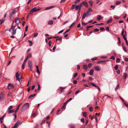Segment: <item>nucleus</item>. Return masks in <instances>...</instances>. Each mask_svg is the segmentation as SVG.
I'll return each mask as SVG.
<instances>
[{
    "label": "nucleus",
    "mask_w": 128,
    "mask_h": 128,
    "mask_svg": "<svg viewBox=\"0 0 128 128\" xmlns=\"http://www.w3.org/2000/svg\"><path fill=\"white\" fill-rule=\"evenodd\" d=\"M29 106V104L27 103L24 104L22 106V111H24L28 108Z\"/></svg>",
    "instance_id": "obj_1"
},
{
    "label": "nucleus",
    "mask_w": 128,
    "mask_h": 128,
    "mask_svg": "<svg viewBox=\"0 0 128 128\" xmlns=\"http://www.w3.org/2000/svg\"><path fill=\"white\" fill-rule=\"evenodd\" d=\"M92 11V9L90 8H89L87 12L83 14L82 17V18L83 19H84L86 17V15L87 13Z\"/></svg>",
    "instance_id": "obj_2"
},
{
    "label": "nucleus",
    "mask_w": 128,
    "mask_h": 128,
    "mask_svg": "<svg viewBox=\"0 0 128 128\" xmlns=\"http://www.w3.org/2000/svg\"><path fill=\"white\" fill-rule=\"evenodd\" d=\"M22 122H21V121L18 120L16 122L14 126L12 128H17L18 126V125H20Z\"/></svg>",
    "instance_id": "obj_3"
},
{
    "label": "nucleus",
    "mask_w": 128,
    "mask_h": 128,
    "mask_svg": "<svg viewBox=\"0 0 128 128\" xmlns=\"http://www.w3.org/2000/svg\"><path fill=\"white\" fill-rule=\"evenodd\" d=\"M40 10V9L38 8H36V7H34L31 10L30 12H29V14H32V12H34L38 11Z\"/></svg>",
    "instance_id": "obj_4"
},
{
    "label": "nucleus",
    "mask_w": 128,
    "mask_h": 128,
    "mask_svg": "<svg viewBox=\"0 0 128 128\" xmlns=\"http://www.w3.org/2000/svg\"><path fill=\"white\" fill-rule=\"evenodd\" d=\"M14 88V86L12 84L9 83L8 84V89H11L13 88Z\"/></svg>",
    "instance_id": "obj_5"
},
{
    "label": "nucleus",
    "mask_w": 128,
    "mask_h": 128,
    "mask_svg": "<svg viewBox=\"0 0 128 128\" xmlns=\"http://www.w3.org/2000/svg\"><path fill=\"white\" fill-rule=\"evenodd\" d=\"M15 22L16 24H18L20 23V21L19 18H16L15 19Z\"/></svg>",
    "instance_id": "obj_6"
},
{
    "label": "nucleus",
    "mask_w": 128,
    "mask_h": 128,
    "mask_svg": "<svg viewBox=\"0 0 128 128\" xmlns=\"http://www.w3.org/2000/svg\"><path fill=\"white\" fill-rule=\"evenodd\" d=\"M4 96V93L2 92L0 93V101L3 99Z\"/></svg>",
    "instance_id": "obj_7"
},
{
    "label": "nucleus",
    "mask_w": 128,
    "mask_h": 128,
    "mask_svg": "<svg viewBox=\"0 0 128 128\" xmlns=\"http://www.w3.org/2000/svg\"><path fill=\"white\" fill-rule=\"evenodd\" d=\"M28 66L29 68H30L31 69V70H32V62L30 61L28 63Z\"/></svg>",
    "instance_id": "obj_8"
},
{
    "label": "nucleus",
    "mask_w": 128,
    "mask_h": 128,
    "mask_svg": "<svg viewBox=\"0 0 128 128\" xmlns=\"http://www.w3.org/2000/svg\"><path fill=\"white\" fill-rule=\"evenodd\" d=\"M17 29V28H16L14 30L13 29V28H12V33L13 35H15L16 34Z\"/></svg>",
    "instance_id": "obj_9"
},
{
    "label": "nucleus",
    "mask_w": 128,
    "mask_h": 128,
    "mask_svg": "<svg viewBox=\"0 0 128 128\" xmlns=\"http://www.w3.org/2000/svg\"><path fill=\"white\" fill-rule=\"evenodd\" d=\"M125 34L123 36V38L125 40H127L126 39V30L125 31Z\"/></svg>",
    "instance_id": "obj_10"
},
{
    "label": "nucleus",
    "mask_w": 128,
    "mask_h": 128,
    "mask_svg": "<svg viewBox=\"0 0 128 128\" xmlns=\"http://www.w3.org/2000/svg\"><path fill=\"white\" fill-rule=\"evenodd\" d=\"M94 70L93 69H91L89 72L90 75V76H92L93 74Z\"/></svg>",
    "instance_id": "obj_11"
},
{
    "label": "nucleus",
    "mask_w": 128,
    "mask_h": 128,
    "mask_svg": "<svg viewBox=\"0 0 128 128\" xmlns=\"http://www.w3.org/2000/svg\"><path fill=\"white\" fill-rule=\"evenodd\" d=\"M31 57H32V54H30V55H28L26 57V58H25L24 60H25L26 59H26V61L25 62V63H26V62L27 61V60H28V58H30Z\"/></svg>",
    "instance_id": "obj_12"
},
{
    "label": "nucleus",
    "mask_w": 128,
    "mask_h": 128,
    "mask_svg": "<svg viewBox=\"0 0 128 128\" xmlns=\"http://www.w3.org/2000/svg\"><path fill=\"white\" fill-rule=\"evenodd\" d=\"M98 63H100L102 64H104L106 63L105 61H100L98 62Z\"/></svg>",
    "instance_id": "obj_13"
},
{
    "label": "nucleus",
    "mask_w": 128,
    "mask_h": 128,
    "mask_svg": "<svg viewBox=\"0 0 128 128\" xmlns=\"http://www.w3.org/2000/svg\"><path fill=\"white\" fill-rule=\"evenodd\" d=\"M83 4H84V5L86 7H87L88 6V4L86 1H85L82 2Z\"/></svg>",
    "instance_id": "obj_14"
},
{
    "label": "nucleus",
    "mask_w": 128,
    "mask_h": 128,
    "mask_svg": "<svg viewBox=\"0 0 128 128\" xmlns=\"http://www.w3.org/2000/svg\"><path fill=\"white\" fill-rule=\"evenodd\" d=\"M88 68L86 64L84 65L83 66V68L84 70H87Z\"/></svg>",
    "instance_id": "obj_15"
},
{
    "label": "nucleus",
    "mask_w": 128,
    "mask_h": 128,
    "mask_svg": "<svg viewBox=\"0 0 128 128\" xmlns=\"http://www.w3.org/2000/svg\"><path fill=\"white\" fill-rule=\"evenodd\" d=\"M54 7V6H51L49 7H48L46 8L45 9V10H47L49 9H50L51 8H53Z\"/></svg>",
    "instance_id": "obj_16"
},
{
    "label": "nucleus",
    "mask_w": 128,
    "mask_h": 128,
    "mask_svg": "<svg viewBox=\"0 0 128 128\" xmlns=\"http://www.w3.org/2000/svg\"><path fill=\"white\" fill-rule=\"evenodd\" d=\"M26 59H26L25 60H24V61L23 62V63L22 64V68L23 69H24V66L26 64V63H25V62L26 61Z\"/></svg>",
    "instance_id": "obj_17"
},
{
    "label": "nucleus",
    "mask_w": 128,
    "mask_h": 128,
    "mask_svg": "<svg viewBox=\"0 0 128 128\" xmlns=\"http://www.w3.org/2000/svg\"><path fill=\"white\" fill-rule=\"evenodd\" d=\"M75 6L76 10L78 9L80 11V8L79 7V6L78 5Z\"/></svg>",
    "instance_id": "obj_18"
},
{
    "label": "nucleus",
    "mask_w": 128,
    "mask_h": 128,
    "mask_svg": "<svg viewBox=\"0 0 128 128\" xmlns=\"http://www.w3.org/2000/svg\"><path fill=\"white\" fill-rule=\"evenodd\" d=\"M21 104H20L18 106L17 108L16 109V110L14 112L16 113V112H18V111L19 108L20 106L21 105Z\"/></svg>",
    "instance_id": "obj_19"
},
{
    "label": "nucleus",
    "mask_w": 128,
    "mask_h": 128,
    "mask_svg": "<svg viewBox=\"0 0 128 128\" xmlns=\"http://www.w3.org/2000/svg\"><path fill=\"white\" fill-rule=\"evenodd\" d=\"M94 69L95 70L97 71H99V68L97 66H95L94 68Z\"/></svg>",
    "instance_id": "obj_20"
},
{
    "label": "nucleus",
    "mask_w": 128,
    "mask_h": 128,
    "mask_svg": "<svg viewBox=\"0 0 128 128\" xmlns=\"http://www.w3.org/2000/svg\"><path fill=\"white\" fill-rule=\"evenodd\" d=\"M53 22L52 20H50L48 21V24L50 25H52L53 24Z\"/></svg>",
    "instance_id": "obj_21"
},
{
    "label": "nucleus",
    "mask_w": 128,
    "mask_h": 128,
    "mask_svg": "<svg viewBox=\"0 0 128 128\" xmlns=\"http://www.w3.org/2000/svg\"><path fill=\"white\" fill-rule=\"evenodd\" d=\"M112 18H110L106 22V23L108 24L110 22L112 21Z\"/></svg>",
    "instance_id": "obj_22"
},
{
    "label": "nucleus",
    "mask_w": 128,
    "mask_h": 128,
    "mask_svg": "<svg viewBox=\"0 0 128 128\" xmlns=\"http://www.w3.org/2000/svg\"><path fill=\"white\" fill-rule=\"evenodd\" d=\"M76 6V4H73L72 5V6L71 7V9L72 10L74 9L75 8V6Z\"/></svg>",
    "instance_id": "obj_23"
},
{
    "label": "nucleus",
    "mask_w": 128,
    "mask_h": 128,
    "mask_svg": "<svg viewBox=\"0 0 128 128\" xmlns=\"http://www.w3.org/2000/svg\"><path fill=\"white\" fill-rule=\"evenodd\" d=\"M28 41L29 43L30 46H32L33 44V43H32V41H31L30 40H28Z\"/></svg>",
    "instance_id": "obj_24"
},
{
    "label": "nucleus",
    "mask_w": 128,
    "mask_h": 128,
    "mask_svg": "<svg viewBox=\"0 0 128 128\" xmlns=\"http://www.w3.org/2000/svg\"><path fill=\"white\" fill-rule=\"evenodd\" d=\"M101 17L100 15H98L97 18V20H101Z\"/></svg>",
    "instance_id": "obj_25"
},
{
    "label": "nucleus",
    "mask_w": 128,
    "mask_h": 128,
    "mask_svg": "<svg viewBox=\"0 0 128 128\" xmlns=\"http://www.w3.org/2000/svg\"><path fill=\"white\" fill-rule=\"evenodd\" d=\"M6 115V114H4L0 118V120H2Z\"/></svg>",
    "instance_id": "obj_26"
},
{
    "label": "nucleus",
    "mask_w": 128,
    "mask_h": 128,
    "mask_svg": "<svg viewBox=\"0 0 128 128\" xmlns=\"http://www.w3.org/2000/svg\"><path fill=\"white\" fill-rule=\"evenodd\" d=\"M36 95V94H31L28 97V98H30V97H33Z\"/></svg>",
    "instance_id": "obj_27"
},
{
    "label": "nucleus",
    "mask_w": 128,
    "mask_h": 128,
    "mask_svg": "<svg viewBox=\"0 0 128 128\" xmlns=\"http://www.w3.org/2000/svg\"><path fill=\"white\" fill-rule=\"evenodd\" d=\"M70 128H75L74 125L72 124H70Z\"/></svg>",
    "instance_id": "obj_28"
},
{
    "label": "nucleus",
    "mask_w": 128,
    "mask_h": 128,
    "mask_svg": "<svg viewBox=\"0 0 128 128\" xmlns=\"http://www.w3.org/2000/svg\"><path fill=\"white\" fill-rule=\"evenodd\" d=\"M89 3L91 6H92L93 4V2L92 1L90 0L89 1Z\"/></svg>",
    "instance_id": "obj_29"
},
{
    "label": "nucleus",
    "mask_w": 128,
    "mask_h": 128,
    "mask_svg": "<svg viewBox=\"0 0 128 128\" xmlns=\"http://www.w3.org/2000/svg\"><path fill=\"white\" fill-rule=\"evenodd\" d=\"M14 112V110H9V111L8 112V114H10L11 113H13Z\"/></svg>",
    "instance_id": "obj_30"
},
{
    "label": "nucleus",
    "mask_w": 128,
    "mask_h": 128,
    "mask_svg": "<svg viewBox=\"0 0 128 128\" xmlns=\"http://www.w3.org/2000/svg\"><path fill=\"white\" fill-rule=\"evenodd\" d=\"M13 106H10L8 108V110H9L11 109H12L13 108Z\"/></svg>",
    "instance_id": "obj_31"
},
{
    "label": "nucleus",
    "mask_w": 128,
    "mask_h": 128,
    "mask_svg": "<svg viewBox=\"0 0 128 128\" xmlns=\"http://www.w3.org/2000/svg\"><path fill=\"white\" fill-rule=\"evenodd\" d=\"M86 112H84L82 113L83 116L86 117Z\"/></svg>",
    "instance_id": "obj_32"
},
{
    "label": "nucleus",
    "mask_w": 128,
    "mask_h": 128,
    "mask_svg": "<svg viewBox=\"0 0 128 128\" xmlns=\"http://www.w3.org/2000/svg\"><path fill=\"white\" fill-rule=\"evenodd\" d=\"M99 30V29L97 28H95L94 30V32H98Z\"/></svg>",
    "instance_id": "obj_33"
},
{
    "label": "nucleus",
    "mask_w": 128,
    "mask_h": 128,
    "mask_svg": "<svg viewBox=\"0 0 128 128\" xmlns=\"http://www.w3.org/2000/svg\"><path fill=\"white\" fill-rule=\"evenodd\" d=\"M92 64L91 63H89L88 64V67L90 68L91 67V66L92 65Z\"/></svg>",
    "instance_id": "obj_34"
},
{
    "label": "nucleus",
    "mask_w": 128,
    "mask_h": 128,
    "mask_svg": "<svg viewBox=\"0 0 128 128\" xmlns=\"http://www.w3.org/2000/svg\"><path fill=\"white\" fill-rule=\"evenodd\" d=\"M120 59L119 58H118L116 59V62L117 63H118L120 62Z\"/></svg>",
    "instance_id": "obj_35"
},
{
    "label": "nucleus",
    "mask_w": 128,
    "mask_h": 128,
    "mask_svg": "<svg viewBox=\"0 0 128 128\" xmlns=\"http://www.w3.org/2000/svg\"><path fill=\"white\" fill-rule=\"evenodd\" d=\"M127 76V74L126 73H124V74L123 77H124L125 79L126 78Z\"/></svg>",
    "instance_id": "obj_36"
},
{
    "label": "nucleus",
    "mask_w": 128,
    "mask_h": 128,
    "mask_svg": "<svg viewBox=\"0 0 128 128\" xmlns=\"http://www.w3.org/2000/svg\"><path fill=\"white\" fill-rule=\"evenodd\" d=\"M118 68V65H116L114 67V68L115 70H117Z\"/></svg>",
    "instance_id": "obj_37"
},
{
    "label": "nucleus",
    "mask_w": 128,
    "mask_h": 128,
    "mask_svg": "<svg viewBox=\"0 0 128 128\" xmlns=\"http://www.w3.org/2000/svg\"><path fill=\"white\" fill-rule=\"evenodd\" d=\"M70 30V29H68L67 30H66L63 33V34H65L67 32H68Z\"/></svg>",
    "instance_id": "obj_38"
},
{
    "label": "nucleus",
    "mask_w": 128,
    "mask_h": 128,
    "mask_svg": "<svg viewBox=\"0 0 128 128\" xmlns=\"http://www.w3.org/2000/svg\"><path fill=\"white\" fill-rule=\"evenodd\" d=\"M110 59H112V60H114L115 59V57H114V56H111L110 57Z\"/></svg>",
    "instance_id": "obj_39"
},
{
    "label": "nucleus",
    "mask_w": 128,
    "mask_h": 128,
    "mask_svg": "<svg viewBox=\"0 0 128 128\" xmlns=\"http://www.w3.org/2000/svg\"><path fill=\"white\" fill-rule=\"evenodd\" d=\"M91 15V13H88L86 14V17H88Z\"/></svg>",
    "instance_id": "obj_40"
},
{
    "label": "nucleus",
    "mask_w": 128,
    "mask_h": 128,
    "mask_svg": "<svg viewBox=\"0 0 128 128\" xmlns=\"http://www.w3.org/2000/svg\"><path fill=\"white\" fill-rule=\"evenodd\" d=\"M89 110L90 112H92L93 110V108L92 107H91L89 108Z\"/></svg>",
    "instance_id": "obj_41"
},
{
    "label": "nucleus",
    "mask_w": 128,
    "mask_h": 128,
    "mask_svg": "<svg viewBox=\"0 0 128 128\" xmlns=\"http://www.w3.org/2000/svg\"><path fill=\"white\" fill-rule=\"evenodd\" d=\"M123 50H124V51L125 52H127L126 48L125 47H124V46L123 47Z\"/></svg>",
    "instance_id": "obj_42"
},
{
    "label": "nucleus",
    "mask_w": 128,
    "mask_h": 128,
    "mask_svg": "<svg viewBox=\"0 0 128 128\" xmlns=\"http://www.w3.org/2000/svg\"><path fill=\"white\" fill-rule=\"evenodd\" d=\"M118 44H119L120 43V38L119 37H118Z\"/></svg>",
    "instance_id": "obj_43"
},
{
    "label": "nucleus",
    "mask_w": 128,
    "mask_h": 128,
    "mask_svg": "<svg viewBox=\"0 0 128 128\" xmlns=\"http://www.w3.org/2000/svg\"><path fill=\"white\" fill-rule=\"evenodd\" d=\"M121 3L120 1H116V5H118Z\"/></svg>",
    "instance_id": "obj_44"
},
{
    "label": "nucleus",
    "mask_w": 128,
    "mask_h": 128,
    "mask_svg": "<svg viewBox=\"0 0 128 128\" xmlns=\"http://www.w3.org/2000/svg\"><path fill=\"white\" fill-rule=\"evenodd\" d=\"M81 121L83 122V124L84 123V118H82L81 119Z\"/></svg>",
    "instance_id": "obj_45"
},
{
    "label": "nucleus",
    "mask_w": 128,
    "mask_h": 128,
    "mask_svg": "<svg viewBox=\"0 0 128 128\" xmlns=\"http://www.w3.org/2000/svg\"><path fill=\"white\" fill-rule=\"evenodd\" d=\"M80 0H76V1L74 2V3L75 4H76L80 2Z\"/></svg>",
    "instance_id": "obj_46"
},
{
    "label": "nucleus",
    "mask_w": 128,
    "mask_h": 128,
    "mask_svg": "<svg viewBox=\"0 0 128 128\" xmlns=\"http://www.w3.org/2000/svg\"><path fill=\"white\" fill-rule=\"evenodd\" d=\"M119 87V85L118 84H117L116 86V87L115 88V90H116L117 89H118Z\"/></svg>",
    "instance_id": "obj_47"
},
{
    "label": "nucleus",
    "mask_w": 128,
    "mask_h": 128,
    "mask_svg": "<svg viewBox=\"0 0 128 128\" xmlns=\"http://www.w3.org/2000/svg\"><path fill=\"white\" fill-rule=\"evenodd\" d=\"M91 84L94 86V87H97V86L96 85H95L93 83H91Z\"/></svg>",
    "instance_id": "obj_48"
},
{
    "label": "nucleus",
    "mask_w": 128,
    "mask_h": 128,
    "mask_svg": "<svg viewBox=\"0 0 128 128\" xmlns=\"http://www.w3.org/2000/svg\"><path fill=\"white\" fill-rule=\"evenodd\" d=\"M36 115V113L35 112H34L32 114V116H35Z\"/></svg>",
    "instance_id": "obj_49"
},
{
    "label": "nucleus",
    "mask_w": 128,
    "mask_h": 128,
    "mask_svg": "<svg viewBox=\"0 0 128 128\" xmlns=\"http://www.w3.org/2000/svg\"><path fill=\"white\" fill-rule=\"evenodd\" d=\"M100 29L101 31L104 30H105V28H104L102 27L100 28Z\"/></svg>",
    "instance_id": "obj_50"
},
{
    "label": "nucleus",
    "mask_w": 128,
    "mask_h": 128,
    "mask_svg": "<svg viewBox=\"0 0 128 128\" xmlns=\"http://www.w3.org/2000/svg\"><path fill=\"white\" fill-rule=\"evenodd\" d=\"M66 88H64L63 87H60V88L61 90V92H62L63 91L62 90H63L64 89H65Z\"/></svg>",
    "instance_id": "obj_51"
},
{
    "label": "nucleus",
    "mask_w": 128,
    "mask_h": 128,
    "mask_svg": "<svg viewBox=\"0 0 128 128\" xmlns=\"http://www.w3.org/2000/svg\"><path fill=\"white\" fill-rule=\"evenodd\" d=\"M36 71L38 75H40V72L39 71V69L36 70Z\"/></svg>",
    "instance_id": "obj_52"
},
{
    "label": "nucleus",
    "mask_w": 128,
    "mask_h": 128,
    "mask_svg": "<svg viewBox=\"0 0 128 128\" xmlns=\"http://www.w3.org/2000/svg\"><path fill=\"white\" fill-rule=\"evenodd\" d=\"M115 6L112 5L110 6V7L112 8L113 10H114L115 8Z\"/></svg>",
    "instance_id": "obj_53"
},
{
    "label": "nucleus",
    "mask_w": 128,
    "mask_h": 128,
    "mask_svg": "<svg viewBox=\"0 0 128 128\" xmlns=\"http://www.w3.org/2000/svg\"><path fill=\"white\" fill-rule=\"evenodd\" d=\"M97 59V58H91V60H92V61H94L96 60Z\"/></svg>",
    "instance_id": "obj_54"
},
{
    "label": "nucleus",
    "mask_w": 128,
    "mask_h": 128,
    "mask_svg": "<svg viewBox=\"0 0 128 128\" xmlns=\"http://www.w3.org/2000/svg\"><path fill=\"white\" fill-rule=\"evenodd\" d=\"M16 26V25L14 26L13 25H12L11 26V28H13L14 29V28H15Z\"/></svg>",
    "instance_id": "obj_55"
},
{
    "label": "nucleus",
    "mask_w": 128,
    "mask_h": 128,
    "mask_svg": "<svg viewBox=\"0 0 128 128\" xmlns=\"http://www.w3.org/2000/svg\"><path fill=\"white\" fill-rule=\"evenodd\" d=\"M56 40V42L57 44H60V41H59L58 40Z\"/></svg>",
    "instance_id": "obj_56"
},
{
    "label": "nucleus",
    "mask_w": 128,
    "mask_h": 128,
    "mask_svg": "<svg viewBox=\"0 0 128 128\" xmlns=\"http://www.w3.org/2000/svg\"><path fill=\"white\" fill-rule=\"evenodd\" d=\"M76 22H74L69 27V28H70L72 26V25L74 24Z\"/></svg>",
    "instance_id": "obj_57"
},
{
    "label": "nucleus",
    "mask_w": 128,
    "mask_h": 128,
    "mask_svg": "<svg viewBox=\"0 0 128 128\" xmlns=\"http://www.w3.org/2000/svg\"><path fill=\"white\" fill-rule=\"evenodd\" d=\"M116 72L117 74H120V71L119 70H117L116 71Z\"/></svg>",
    "instance_id": "obj_58"
},
{
    "label": "nucleus",
    "mask_w": 128,
    "mask_h": 128,
    "mask_svg": "<svg viewBox=\"0 0 128 128\" xmlns=\"http://www.w3.org/2000/svg\"><path fill=\"white\" fill-rule=\"evenodd\" d=\"M19 75V74L18 72H17L16 74V77H18Z\"/></svg>",
    "instance_id": "obj_59"
},
{
    "label": "nucleus",
    "mask_w": 128,
    "mask_h": 128,
    "mask_svg": "<svg viewBox=\"0 0 128 128\" xmlns=\"http://www.w3.org/2000/svg\"><path fill=\"white\" fill-rule=\"evenodd\" d=\"M51 42L50 40L48 42V44L49 47H50L51 46Z\"/></svg>",
    "instance_id": "obj_60"
},
{
    "label": "nucleus",
    "mask_w": 128,
    "mask_h": 128,
    "mask_svg": "<svg viewBox=\"0 0 128 128\" xmlns=\"http://www.w3.org/2000/svg\"><path fill=\"white\" fill-rule=\"evenodd\" d=\"M124 29H123L121 33V35L122 36L124 35Z\"/></svg>",
    "instance_id": "obj_61"
},
{
    "label": "nucleus",
    "mask_w": 128,
    "mask_h": 128,
    "mask_svg": "<svg viewBox=\"0 0 128 128\" xmlns=\"http://www.w3.org/2000/svg\"><path fill=\"white\" fill-rule=\"evenodd\" d=\"M89 79L90 80H93V78H92V77L91 76H90L89 78Z\"/></svg>",
    "instance_id": "obj_62"
},
{
    "label": "nucleus",
    "mask_w": 128,
    "mask_h": 128,
    "mask_svg": "<svg viewBox=\"0 0 128 128\" xmlns=\"http://www.w3.org/2000/svg\"><path fill=\"white\" fill-rule=\"evenodd\" d=\"M80 90H78L77 91H76L75 92V94H77L78 93L80 92Z\"/></svg>",
    "instance_id": "obj_63"
},
{
    "label": "nucleus",
    "mask_w": 128,
    "mask_h": 128,
    "mask_svg": "<svg viewBox=\"0 0 128 128\" xmlns=\"http://www.w3.org/2000/svg\"><path fill=\"white\" fill-rule=\"evenodd\" d=\"M77 82L76 80H74L73 82V83L75 84H76L77 83Z\"/></svg>",
    "instance_id": "obj_64"
}]
</instances>
